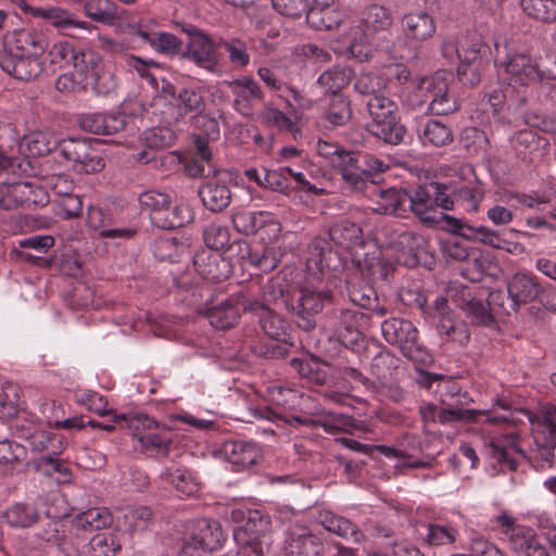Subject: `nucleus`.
Here are the masks:
<instances>
[{
  "instance_id": "f257e3e1",
  "label": "nucleus",
  "mask_w": 556,
  "mask_h": 556,
  "mask_svg": "<svg viewBox=\"0 0 556 556\" xmlns=\"http://www.w3.org/2000/svg\"><path fill=\"white\" fill-rule=\"evenodd\" d=\"M531 433L521 439L502 418L491 417L489 412L459 407L454 403L440 407L439 422L481 424L488 455L509 470H516L523 459L535 470L553 466L556 448V407L546 406L529 418Z\"/></svg>"
},
{
  "instance_id": "f03ea898",
  "label": "nucleus",
  "mask_w": 556,
  "mask_h": 556,
  "mask_svg": "<svg viewBox=\"0 0 556 556\" xmlns=\"http://www.w3.org/2000/svg\"><path fill=\"white\" fill-rule=\"evenodd\" d=\"M496 55L494 65L498 79L518 90L519 88L541 85L549 89L548 97L556 101V60L552 66L541 62V58L533 56L527 49H518L511 42L503 46L495 43Z\"/></svg>"
},
{
  "instance_id": "7ed1b4c3",
  "label": "nucleus",
  "mask_w": 556,
  "mask_h": 556,
  "mask_svg": "<svg viewBox=\"0 0 556 556\" xmlns=\"http://www.w3.org/2000/svg\"><path fill=\"white\" fill-rule=\"evenodd\" d=\"M114 424L90 419L88 425L108 432L127 429L135 453L150 458L166 457L173 444L174 432L148 415L129 413L114 414Z\"/></svg>"
},
{
  "instance_id": "20e7f679",
  "label": "nucleus",
  "mask_w": 556,
  "mask_h": 556,
  "mask_svg": "<svg viewBox=\"0 0 556 556\" xmlns=\"http://www.w3.org/2000/svg\"><path fill=\"white\" fill-rule=\"evenodd\" d=\"M364 244L362 228L354 222L341 219L328 230V238L316 237L307 247L306 266L308 270H316L326 275L343 268V257L340 250L351 252Z\"/></svg>"
},
{
  "instance_id": "39448f33",
  "label": "nucleus",
  "mask_w": 556,
  "mask_h": 556,
  "mask_svg": "<svg viewBox=\"0 0 556 556\" xmlns=\"http://www.w3.org/2000/svg\"><path fill=\"white\" fill-rule=\"evenodd\" d=\"M285 302L283 291L273 282L263 288V301L251 296H241L242 307L258 318L264 333L271 340L267 344L270 357H283L293 346L289 324L271 309L268 304Z\"/></svg>"
},
{
  "instance_id": "423d86ee",
  "label": "nucleus",
  "mask_w": 556,
  "mask_h": 556,
  "mask_svg": "<svg viewBox=\"0 0 556 556\" xmlns=\"http://www.w3.org/2000/svg\"><path fill=\"white\" fill-rule=\"evenodd\" d=\"M393 24L391 11L380 4L366 7L359 17L349 23L345 31V43L350 54L358 61H367L372 55L376 36L384 34Z\"/></svg>"
},
{
  "instance_id": "0eeeda50",
  "label": "nucleus",
  "mask_w": 556,
  "mask_h": 556,
  "mask_svg": "<svg viewBox=\"0 0 556 556\" xmlns=\"http://www.w3.org/2000/svg\"><path fill=\"white\" fill-rule=\"evenodd\" d=\"M281 224L275 218L274 214L266 212V217L260 224L258 233L264 243L249 244L243 242L239 247V257L243 264L262 271L270 273L277 268L281 261L282 253L276 239L280 236Z\"/></svg>"
},
{
  "instance_id": "6e6552de",
  "label": "nucleus",
  "mask_w": 556,
  "mask_h": 556,
  "mask_svg": "<svg viewBox=\"0 0 556 556\" xmlns=\"http://www.w3.org/2000/svg\"><path fill=\"white\" fill-rule=\"evenodd\" d=\"M448 229L460 237L482 243L496 250L506 251L513 255H520L525 247L518 240L520 238H532L529 231L516 228L493 229L488 226H471L453 216L442 214Z\"/></svg>"
},
{
  "instance_id": "1a4fd4ad",
  "label": "nucleus",
  "mask_w": 556,
  "mask_h": 556,
  "mask_svg": "<svg viewBox=\"0 0 556 556\" xmlns=\"http://www.w3.org/2000/svg\"><path fill=\"white\" fill-rule=\"evenodd\" d=\"M490 528L498 538L507 542L509 548L517 556H551L535 531L518 522V519L508 510H501L490 519Z\"/></svg>"
},
{
  "instance_id": "9d476101",
  "label": "nucleus",
  "mask_w": 556,
  "mask_h": 556,
  "mask_svg": "<svg viewBox=\"0 0 556 556\" xmlns=\"http://www.w3.org/2000/svg\"><path fill=\"white\" fill-rule=\"evenodd\" d=\"M383 339L396 346L406 358L417 366H430L433 357L428 349L419 340L417 327L407 319L392 317L381 324Z\"/></svg>"
},
{
  "instance_id": "9b49d317",
  "label": "nucleus",
  "mask_w": 556,
  "mask_h": 556,
  "mask_svg": "<svg viewBox=\"0 0 556 556\" xmlns=\"http://www.w3.org/2000/svg\"><path fill=\"white\" fill-rule=\"evenodd\" d=\"M266 393L270 404L257 408L256 416L277 425L308 426L314 421L311 416L293 414L303 399L299 391L275 383L267 388Z\"/></svg>"
},
{
  "instance_id": "f8f14e48",
  "label": "nucleus",
  "mask_w": 556,
  "mask_h": 556,
  "mask_svg": "<svg viewBox=\"0 0 556 556\" xmlns=\"http://www.w3.org/2000/svg\"><path fill=\"white\" fill-rule=\"evenodd\" d=\"M139 204L149 214L152 225L160 229H175L193 219L191 208L186 204L173 206L170 197L156 190H148L139 195Z\"/></svg>"
},
{
  "instance_id": "ddd939ff",
  "label": "nucleus",
  "mask_w": 556,
  "mask_h": 556,
  "mask_svg": "<svg viewBox=\"0 0 556 556\" xmlns=\"http://www.w3.org/2000/svg\"><path fill=\"white\" fill-rule=\"evenodd\" d=\"M388 165L376 155L349 150L336 169L353 192H363L374 182L376 174L383 173Z\"/></svg>"
},
{
  "instance_id": "4468645a",
  "label": "nucleus",
  "mask_w": 556,
  "mask_h": 556,
  "mask_svg": "<svg viewBox=\"0 0 556 556\" xmlns=\"http://www.w3.org/2000/svg\"><path fill=\"white\" fill-rule=\"evenodd\" d=\"M437 207L452 210L450 193L444 191V184L430 182L419 186L413 193H409L407 212H413L424 224L435 225L439 223Z\"/></svg>"
},
{
  "instance_id": "2eb2a0df",
  "label": "nucleus",
  "mask_w": 556,
  "mask_h": 556,
  "mask_svg": "<svg viewBox=\"0 0 556 556\" xmlns=\"http://www.w3.org/2000/svg\"><path fill=\"white\" fill-rule=\"evenodd\" d=\"M369 324L365 313L341 308L329 314L325 320V329L330 339H334L345 348H354L363 339V329Z\"/></svg>"
},
{
  "instance_id": "dca6fc26",
  "label": "nucleus",
  "mask_w": 556,
  "mask_h": 556,
  "mask_svg": "<svg viewBox=\"0 0 556 556\" xmlns=\"http://www.w3.org/2000/svg\"><path fill=\"white\" fill-rule=\"evenodd\" d=\"M444 191L450 193L452 210L462 207L468 213H476L484 198L482 184L471 165L459 167V181L444 184Z\"/></svg>"
},
{
  "instance_id": "f3484780",
  "label": "nucleus",
  "mask_w": 556,
  "mask_h": 556,
  "mask_svg": "<svg viewBox=\"0 0 556 556\" xmlns=\"http://www.w3.org/2000/svg\"><path fill=\"white\" fill-rule=\"evenodd\" d=\"M231 519L238 523L233 529V538L238 545L260 542L265 536L268 539L266 555L269 554L273 544L269 533V519L258 509L237 508L231 511Z\"/></svg>"
},
{
  "instance_id": "a211bd4d",
  "label": "nucleus",
  "mask_w": 556,
  "mask_h": 556,
  "mask_svg": "<svg viewBox=\"0 0 556 556\" xmlns=\"http://www.w3.org/2000/svg\"><path fill=\"white\" fill-rule=\"evenodd\" d=\"M325 542L320 532H316L299 519L292 520L285 532V553L287 556H321Z\"/></svg>"
},
{
  "instance_id": "6ab92c4d",
  "label": "nucleus",
  "mask_w": 556,
  "mask_h": 556,
  "mask_svg": "<svg viewBox=\"0 0 556 556\" xmlns=\"http://www.w3.org/2000/svg\"><path fill=\"white\" fill-rule=\"evenodd\" d=\"M20 8L24 13L45 21L62 35L73 36V30L75 29H83L90 33L96 28L92 24L79 20L75 12L62 7H31L25 1H22Z\"/></svg>"
},
{
  "instance_id": "aec40b11",
  "label": "nucleus",
  "mask_w": 556,
  "mask_h": 556,
  "mask_svg": "<svg viewBox=\"0 0 556 556\" xmlns=\"http://www.w3.org/2000/svg\"><path fill=\"white\" fill-rule=\"evenodd\" d=\"M418 96L429 102V110L435 115H446L455 112L458 104L448 94V84L444 74L437 73L430 77H424L418 83Z\"/></svg>"
},
{
  "instance_id": "412c9836",
  "label": "nucleus",
  "mask_w": 556,
  "mask_h": 556,
  "mask_svg": "<svg viewBox=\"0 0 556 556\" xmlns=\"http://www.w3.org/2000/svg\"><path fill=\"white\" fill-rule=\"evenodd\" d=\"M190 36L185 58L208 73H222V64L217 52L218 41L215 42L200 29H193Z\"/></svg>"
},
{
  "instance_id": "4be33fe9",
  "label": "nucleus",
  "mask_w": 556,
  "mask_h": 556,
  "mask_svg": "<svg viewBox=\"0 0 556 556\" xmlns=\"http://www.w3.org/2000/svg\"><path fill=\"white\" fill-rule=\"evenodd\" d=\"M510 146L518 160L527 165L541 162L549 150L548 139L531 129H522L510 137Z\"/></svg>"
},
{
  "instance_id": "5701e85b",
  "label": "nucleus",
  "mask_w": 556,
  "mask_h": 556,
  "mask_svg": "<svg viewBox=\"0 0 556 556\" xmlns=\"http://www.w3.org/2000/svg\"><path fill=\"white\" fill-rule=\"evenodd\" d=\"M431 308L430 314L437 323V329L440 334L445 336L446 341H453L459 345H465L469 341L467 326L456 319L446 298L438 296Z\"/></svg>"
},
{
  "instance_id": "b1692460",
  "label": "nucleus",
  "mask_w": 556,
  "mask_h": 556,
  "mask_svg": "<svg viewBox=\"0 0 556 556\" xmlns=\"http://www.w3.org/2000/svg\"><path fill=\"white\" fill-rule=\"evenodd\" d=\"M345 287L349 299L355 305L370 311L379 317L388 314V307L380 303L376 290L364 279L362 273L355 271L345 279Z\"/></svg>"
},
{
  "instance_id": "393cba45",
  "label": "nucleus",
  "mask_w": 556,
  "mask_h": 556,
  "mask_svg": "<svg viewBox=\"0 0 556 556\" xmlns=\"http://www.w3.org/2000/svg\"><path fill=\"white\" fill-rule=\"evenodd\" d=\"M47 48L42 34L34 29H15L5 38L0 54L43 56Z\"/></svg>"
},
{
  "instance_id": "a878e982",
  "label": "nucleus",
  "mask_w": 556,
  "mask_h": 556,
  "mask_svg": "<svg viewBox=\"0 0 556 556\" xmlns=\"http://www.w3.org/2000/svg\"><path fill=\"white\" fill-rule=\"evenodd\" d=\"M194 270L202 279L217 283L228 279L232 273L230 261L219 252L201 251L193 257Z\"/></svg>"
},
{
  "instance_id": "bb28decb",
  "label": "nucleus",
  "mask_w": 556,
  "mask_h": 556,
  "mask_svg": "<svg viewBox=\"0 0 556 556\" xmlns=\"http://www.w3.org/2000/svg\"><path fill=\"white\" fill-rule=\"evenodd\" d=\"M233 96V109L243 116L253 113L254 105L264 99V92L260 85L251 77L243 76L228 83Z\"/></svg>"
},
{
  "instance_id": "cd10ccee",
  "label": "nucleus",
  "mask_w": 556,
  "mask_h": 556,
  "mask_svg": "<svg viewBox=\"0 0 556 556\" xmlns=\"http://www.w3.org/2000/svg\"><path fill=\"white\" fill-rule=\"evenodd\" d=\"M0 68L11 77L28 81L43 71L42 56L0 54Z\"/></svg>"
},
{
  "instance_id": "c85d7f7f",
  "label": "nucleus",
  "mask_w": 556,
  "mask_h": 556,
  "mask_svg": "<svg viewBox=\"0 0 556 556\" xmlns=\"http://www.w3.org/2000/svg\"><path fill=\"white\" fill-rule=\"evenodd\" d=\"M228 175L217 173V176L206 180L199 189L203 205L212 212L224 211L231 202V191L227 184Z\"/></svg>"
},
{
  "instance_id": "c756f323",
  "label": "nucleus",
  "mask_w": 556,
  "mask_h": 556,
  "mask_svg": "<svg viewBox=\"0 0 556 556\" xmlns=\"http://www.w3.org/2000/svg\"><path fill=\"white\" fill-rule=\"evenodd\" d=\"M162 89L175 99L180 116L187 114L197 116L204 112L206 91L203 86L184 87L176 92V88L172 84H166L163 85Z\"/></svg>"
},
{
  "instance_id": "7c9ffc66",
  "label": "nucleus",
  "mask_w": 556,
  "mask_h": 556,
  "mask_svg": "<svg viewBox=\"0 0 556 556\" xmlns=\"http://www.w3.org/2000/svg\"><path fill=\"white\" fill-rule=\"evenodd\" d=\"M127 117L122 112L88 113L79 117L83 130L101 136H111L124 130Z\"/></svg>"
},
{
  "instance_id": "2f4dec72",
  "label": "nucleus",
  "mask_w": 556,
  "mask_h": 556,
  "mask_svg": "<svg viewBox=\"0 0 556 556\" xmlns=\"http://www.w3.org/2000/svg\"><path fill=\"white\" fill-rule=\"evenodd\" d=\"M86 223L89 228L98 231L99 236L103 239L129 240L136 233V230L132 228L112 227V214L99 206H89L87 211Z\"/></svg>"
},
{
  "instance_id": "473e14b6",
  "label": "nucleus",
  "mask_w": 556,
  "mask_h": 556,
  "mask_svg": "<svg viewBox=\"0 0 556 556\" xmlns=\"http://www.w3.org/2000/svg\"><path fill=\"white\" fill-rule=\"evenodd\" d=\"M507 292L509 306L516 311L520 304L534 301L541 294L542 286L533 274L517 273L509 281Z\"/></svg>"
},
{
  "instance_id": "72a5a7b5",
  "label": "nucleus",
  "mask_w": 556,
  "mask_h": 556,
  "mask_svg": "<svg viewBox=\"0 0 556 556\" xmlns=\"http://www.w3.org/2000/svg\"><path fill=\"white\" fill-rule=\"evenodd\" d=\"M330 278H336V273H329L327 285ZM331 300L332 292L328 286L326 288L305 286L299 291V298L296 304L292 305V311L299 315L317 314L324 308L325 304L330 303Z\"/></svg>"
},
{
  "instance_id": "f704fd0d",
  "label": "nucleus",
  "mask_w": 556,
  "mask_h": 556,
  "mask_svg": "<svg viewBox=\"0 0 556 556\" xmlns=\"http://www.w3.org/2000/svg\"><path fill=\"white\" fill-rule=\"evenodd\" d=\"M401 26L405 38L417 42L432 38L437 31L434 17L424 10L406 13Z\"/></svg>"
},
{
  "instance_id": "c9c22d12",
  "label": "nucleus",
  "mask_w": 556,
  "mask_h": 556,
  "mask_svg": "<svg viewBox=\"0 0 556 556\" xmlns=\"http://www.w3.org/2000/svg\"><path fill=\"white\" fill-rule=\"evenodd\" d=\"M241 296H249L240 292L227 299L218 305L212 306L206 311V317L210 324L216 329H229L233 327L240 316L241 312H247L241 304Z\"/></svg>"
},
{
  "instance_id": "e433bc0d",
  "label": "nucleus",
  "mask_w": 556,
  "mask_h": 556,
  "mask_svg": "<svg viewBox=\"0 0 556 556\" xmlns=\"http://www.w3.org/2000/svg\"><path fill=\"white\" fill-rule=\"evenodd\" d=\"M224 458L232 464L235 470H243L254 465L261 456L256 443L243 440H228L220 450Z\"/></svg>"
},
{
  "instance_id": "4c0bfd02",
  "label": "nucleus",
  "mask_w": 556,
  "mask_h": 556,
  "mask_svg": "<svg viewBox=\"0 0 556 556\" xmlns=\"http://www.w3.org/2000/svg\"><path fill=\"white\" fill-rule=\"evenodd\" d=\"M316 521L327 531L341 536L344 540L359 543L364 534L350 519L337 515L328 509H319L315 516Z\"/></svg>"
},
{
  "instance_id": "58836bf2",
  "label": "nucleus",
  "mask_w": 556,
  "mask_h": 556,
  "mask_svg": "<svg viewBox=\"0 0 556 556\" xmlns=\"http://www.w3.org/2000/svg\"><path fill=\"white\" fill-rule=\"evenodd\" d=\"M187 539L206 552H212L222 546L225 536L217 521L202 518L192 523Z\"/></svg>"
},
{
  "instance_id": "ea45409f",
  "label": "nucleus",
  "mask_w": 556,
  "mask_h": 556,
  "mask_svg": "<svg viewBox=\"0 0 556 556\" xmlns=\"http://www.w3.org/2000/svg\"><path fill=\"white\" fill-rule=\"evenodd\" d=\"M10 185L11 198L4 203V210H12L16 206L45 205L49 202L48 195L29 181H16Z\"/></svg>"
},
{
  "instance_id": "a19ab883",
  "label": "nucleus",
  "mask_w": 556,
  "mask_h": 556,
  "mask_svg": "<svg viewBox=\"0 0 556 556\" xmlns=\"http://www.w3.org/2000/svg\"><path fill=\"white\" fill-rule=\"evenodd\" d=\"M257 75L270 90L275 91L279 98L285 99L286 103H288L290 108H292L291 101L300 108L308 106L309 100H307L296 88L283 83L274 70L262 66L257 70Z\"/></svg>"
},
{
  "instance_id": "79ce46f5",
  "label": "nucleus",
  "mask_w": 556,
  "mask_h": 556,
  "mask_svg": "<svg viewBox=\"0 0 556 556\" xmlns=\"http://www.w3.org/2000/svg\"><path fill=\"white\" fill-rule=\"evenodd\" d=\"M30 447L42 456L61 455L67 446L66 438L52 430L38 429L25 435Z\"/></svg>"
},
{
  "instance_id": "37998d69",
  "label": "nucleus",
  "mask_w": 556,
  "mask_h": 556,
  "mask_svg": "<svg viewBox=\"0 0 556 556\" xmlns=\"http://www.w3.org/2000/svg\"><path fill=\"white\" fill-rule=\"evenodd\" d=\"M367 130L379 140L391 146L402 143L407 132L399 113L384 119L370 122L367 125Z\"/></svg>"
},
{
  "instance_id": "c03bdc74",
  "label": "nucleus",
  "mask_w": 556,
  "mask_h": 556,
  "mask_svg": "<svg viewBox=\"0 0 556 556\" xmlns=\"http://www.w3.org/2000/svg\"><path fill=\"white\" fill-rule=\"evenodd\" d=\"M416 533L430 546L451 545L459 534L452 525L439 522H420L416 526Z\"/></svg>"
},
{
  "instance_id": "a18cd8bd",
  "label": "nucleus",
  "mask_w": 556,
  "mask_h": 556,
  "mask_svg": "<svg viewBox=\"0 0 556 556\" xmlns=\"http://www.w3.org/2000/svg\"><path fill=\"white\" fill-rule=\"evenodd\" d=\"M313 420L308 426H320L330 433L342 431L354 434L363 433L367 430L362 421L339 413L328 412L318 419L313 418Z\"/></svg>"
},
{
  "instance_id": "49530a36",
  "label": "nucleus",
  "mask_w": 556,
  "mask_h": 556,
  "mask_svg": "<svg viewBox=\"0 0 556 556\" xmlns=\"http://www.w3.org/2000/svg\"><path fill=\"white\" fill-rule=\"evenodd\" d=\"M409 193L404 189L381 190L376 201V211L381 214L404 216L407 213Z\"/></svg>"
},
{
  "instance_id": "de8ad7c7",
  "label": "nucleus",
  "mask_w": 556,
  "mask_h": 556,
  "mask_svg": "<svg viewBox=\"0 0 556 556\" xmlns=\"http://www.w3.org/2000/svg\"><path fill=\"white\" fill-rule=\"evenodd\" d=\"M400 362V358L388 350H382L372 357L370 372L377 379L379 394L382 393L387 382L393 377L394 371L399 369Z\"/></svg>"
},
{
  "instance_id": "09e8293b",
  "label": "nucleus",
  "mask_w": 556,
  "mask_h": 556,
  "mask_svg": "<svg viewBox=\"0 0 556 556\" xmlns=\"http://www.w3.org/2000/svg\"><path fill=\"white\" fill-rule=\"evenodd\" d=\"M137 35L148 42L153 50L164 55L177 54L182 46L181 39L170 33L149 31L140 26Z\"/></svg>"
},
{
  "instance_id": "8fccbe9b",
  "label": "nucleus",
  "mask_w": 556,
  "mask_h": 556,
  "mask_svg": "<svg viewBox=\"0 0 556 556\" xmlns=\"http://www.w3.org/2000/svg\"><path fill=\"white\" fill-rule=\"evenodd\" d=\"M39 511L33 504L15 503L8 507L2 514L3 520L16 529L30 528L39 520Z\"/></svg>"
},
{
  "instance_id": "3c124183",
  "label": "nucleus",
  "mask_w": 556,
  "mask_h": 556,
  "mask_svg": "<svg viewBox=\"0 0 556 556\" xmlns=\"http://www.w3.org/2000/svg\"><path fill=\"white\" fill-rule=\"evenodd\" d=\"M282 168L290 178L294 190L313 194H320L323 192L321 189L309 180V177H312V165L307 160L303 162L298 161L293 164L282 166Z\"/></svg>"
},
{
  "instance_id": "603ef678",
  "label": "nucleus",
  "mask_w": 556,
  "mask_h": 556,
  "mask_svg": "<svg viewBox=\"0 0 556 556\" xmlns=\"http://www.w3.org/2000/svg\"><path fill=\"white\" fill-rule=\"evenodd\" d=\"M354 73L349 66H334L321 73L317 79V85L325 93L337 94L345 88L352 80Z\"/></svg>"
},
{
  "instance_id": "864d4df0",
  "label": "nucleus",
  "mask_w": 556,
  "mask_h": 556,
  "mask_svg": "<svg viewBox=\"0 0 556 556\" xmlns=\"http://www.w3.org/2000/svg\"><path fill=\"white\" fill-rule=\"evenodd\" d=\"M113 517L111 511L105 507H93L79 514L73 521V526L77 530L98 531L111 526Z\"/></svg>"
},
{
  "instance_id": "5fc2aeb1",
  "label": "nucleus",
  "mask_w": 556,
  "mask_h": 556,
  "mask_svg": "<svg viewBox=\"0 0 556 556\" xmlns=\"http://www.w3.org/2000/svg\"><path fill=\"white\" fill-rule=\"evenodd\" d=\"M519 5L529 18L538 23H556V0H520Z\"/></svg>"
},
{
  "instance_id": "6e6d98bb",
  "label": "nucleus",
  "mask_w": 556,
  "mask_h": 556,
  "mask_svg": "<svg viewBox=\"0 0 556 556\" xmlns=\"http://www.w3.org/2000/svg\"><path fill=\"white\" fill-rule=\"evenodd\" d=\"M164 478L181 496L189 497L199 492V481L194 473L187 468H168L164 473Z\"/></svg>"
},
{
  "instance_id": "4d7b16f0",
  "label": "nucleus",
  "mask_w": 556,
  "mask_h": 556,
  "mask_svg": "<svg viewBox=\"0 0 556 556\" xmlns=\"http://www.w3.org/2000/svg\"><path fill=\"white\" fill-rule=\"evenodd\" d=\"M218 47L228 53L229 62L233 68L243 70L250 64L251 55L245 40L238 37L220 38Z\"/></svg>"
},
{
  "instance_id": "13d9d810",
  "label": "nucleus",
  "mask_w": 556,
  "mask_h": 556,
  "mask_svg": "<svg viewBox=\"0 0 556 556\" xmlns=\"http://www.w3.org/2000/svg\"><path fill=\"white\" fill-rule=\"evenodd\" d=\"M195 156L186 165V173L191 177H208L212 173L216 174L211 165V151L207 142L200 137L195 140Z\"/></svg>"
},
{
  "instance_id": "bf43d9fd",
  "label": "nucleus",
  "mask_w": 556,
  "mask_h": 556,
  "mask_svg": "<svg viewBox=\"0 0 556 556\" xmlns=\"http://www.w3.org/2000/svg\"><path fill=\"white\" fill-rule=\"evenodd\" d=\"M424 146L444 147L453 142L452 130L443 123L429 119L419 135Z\"/></svg>"
},
{
  "instance_id": "052dcab7",
  "label": "nucleus",
  "mask_w": 556,
  "mask_h": 556,
  "mask_svg": "<svg viewBox=\"0 0 556 556\" xmlns=\"http://www.w3.org/2000/svg\"><path fill=\"white\" fill-rule=\"evenodd\" d=\"M307 23L317 30H331L340 27H349V22H345L341 17V13L334 10L328 9L309 10L307 12Z\"/></svg>"
},
{
  "instance_id": "680f3d73",
  "label": "nucleus",
  "mask_w": 556,
  "mask_h": 556,
  "mask_svg": "<svg viewBox=\"0 0 556 556\" xmlns=\"http://www.w3.org/2000/svg\"><path fill=\"white\" fill-rule=\"evenodd\" d=\"M58 456H40L36 460V467L45 475L54 477L59 483L67 484L72 481V471L67 463Z\"/></svg>"
},
{
  "instance_id": "e2e57ef3",
  "label": "nucleus",
  "mask_w": 556,
  "mask_h": 556,
  "mask_svg": "<svg viewBox=\"0 0 556 556\" xmlns=\"http://www.w3.org/2000/svg\"><path fill=\"white\" fill-rule=\"evenodd\" d=\"M86 548L87 556H115L121 544L113 533L99 532L90 539Z\"/></svg>"
},
{
  "instance_id": "0e129e2a",
  "label": "nucleus",
  "mask_w": 556,
  "mask_h": 556,
  "mask_svg": "<svg viewBox=\"0 0 556 556\" xmlns=\"http://www.w3.org/2000/svg\"><path fill=\"white\" fill-rule=\"evenodd\" d=\"M364 104L371 122L384 119L399 113L396 102L386 96L384 92L364 100Z\"/></svg>"
},
{
  "instance_id": "69168bd1",
  "label": "nucleus",
  "mask_w": 556,
  "mask_h": 556,
  "mask_svg": "<svg viewBox=\"0 0 556 556\" xmlns=\"http://www.w3.org/2000/svg\"><path fill=\"white\" fill-rule=\"evenodd\" d=\"M262 117L265 123L277 127L279 130L292 132L295 127L293 118H296V110L293 104L292 108L287 104V113L271 105H266Z\"/></svg>"
},
{
  "instance_id": "338daca9",
  "label": "nucleus",
  "mask_w": 556,
  "mask_h": 556,
  "mask_svg": "<svg viewBox=\"0 0 556 556\" xmlns=\"http://www.w3.org/2000/svg\"><path fill=\"white\" fill-rule=\"evenodd\" d=\"M426 240L422 236L405 230L397 237V244L405 251L407 256L403 261L407 267H413L418 263V253L425 248Z\"/></svg>"
},
{
  "instance_id": "774afa93",
  "label": "nucleus",
  "mask_w": 556,
  "mask_h": 556,
  "mask_svg": "<svg viewBox=\"0 0 556 556\" xmlns=\"http://www.w3.org/2000/svg\"><path fill=\"white\" fill-rule=\"evenodd\" d=\"M263 216L266 217V211L238 210L232 214V224L238 232L247 236L254 235L260 229Z\"/></svg>"
}]
</instances>
